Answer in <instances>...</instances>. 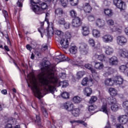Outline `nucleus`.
Returning <instances> with one entry per match:
<instances>
[{
  "mask_svg": "<svg viewBox=\"0 0 128 128\" xmlns=\"http://www.w3.org/2000/svg\"><path fill=\"white\" fill-rule=\"evenodd\" d=\"M31 4H32V8L34 6H36V4H40V0H30Z\"/></svg>",
  "mask_w": 128,
  "mask_h": 128,
  "instance_id": "nucleus-44",
  "label": "nucleus"
},
{
  "mask_svg": "<svg viewBox=\"0 0 128 128\" xmlns=\"http://www.w3.org/2000/svg\"><path fill=\"white\" fill-rule=\"evenodd\" d=\"M63 26L65 30H68L70 26V24L69 22H65L64 24H63Z\"/></svg>",
  "mask_w": 128,
  "mask_h": 128,
  "instance_id": "nucleus-54",
  "label": "nucleus"
},
{
  "mask_svg": "<svg viewBox=\"0 0 128 128\" xmlns=\"http://www.w3.org/2000/svg\"><path fill=\"white\" fill-rule=\"evenodd\" d=\"M48 16H50V14L46 13L45 22H46L47 24H48V19L46 18Z\"/></svg>",
  "mask_w": 128,
  "mask_h": 128,
  "instance_id": "nucleus-61",
  "label": "nucleus"
},
{
  "mask_svg": "<svg viewBox=\"0 0 128 128\" xmlns=\"http://www.w3.org/2000/svg\"><path fill=\"white\" fill-rule=\"evenodd\" d=\"M98 100V98L96 96H92L91 97V98L90 100L89 103L90 104H94V102H96Z\"/></svg>",
  "mask_w": 128,
  "mask_h": 128,
  "instance_id": "nucleus-45",
  "label": "nucleus"
},
{
  "mask_svg": "<svg viewBox=\"0 0 128 128\" xmlns=\"http://www.w3.org/2000/svg\"><path fill=\"white\" fill-rule=\"evenodd\" d=\"M10 124H8L5 126V128H12V124H16V119H12L9 120Z\"/></svg>",
  "mask_w": 128,
  "mask_h": 128,
  "instance_id": "nucleus-23",
  "label": "nucleus"
},
{
  "mask_svg": "<svg viewBox=\"0 0 128 128\" xmlns=\"http://www.w3.org/2000/svg\"><path fill=\"white\" fill-rule=\"evenodd\" d=\"M40 84H38L34 73L28 74L27 82L29 88H32L34 96L40 100L44 96L40 92V86L51 94L56 91V86H58V80L54 76V68L50 66V62L46 61L43 64L42 72L39 74Z\"/></svg>",
  "mask_w": 128,
  "mask_h": 128,
  "instance_id": "nucleus-1",
  "label": "nucleus"
},
{
  "mask_svg": "<svg viewBox=\"0 0 128 128\" xmlns=\"http://www.w3.org/2000/svg\"><path fill=\"white\" fill-rule=\"evenodd\" d=\"M82 34L84 36L90 34V28L88 26H82Z\"/></svg>",
  "mask_w": 128,
  "mask_h": 128,
  "instance_id": "nucleus-17",
  "label": "nucleus"
},
{
  "mask_svg": "<svg viewBox=\"0 0 128 128\" xmlns=\"http://www.w3.org/2000/svg\"><path fill=\"white\" fill-rule=\"evenodd\" d=\"M119 55L122 58H128V51L126 48H122L119 50Z\"/></svg>",
  "mask_w": 128,
  "mask_h": 128,
  "instance_id": "nucleus-15",
  "label": "nucleus"
},
{
  "mask_svg": "<svg viewBox=\"0 0 128 128\" xmlns=\"http://www.w3.org/2000/svg\"><path fill=\"white\" fill-rule=\"evenodd\" d=\"M83 92L84 96H90V95L92 92V90L90 88H86L84 90Z\"/></svg>",
  "mask_w": 128,
  "mask_h": 128,
  "instance_id": "nucleus-21",
  "label": "nucleus"
},
{
  "mask_svg": "<svg viewBox=\"0 0 128 128\" xmlns=\"http://www.w3.org/2000/svg\"><path fill=\"white\" fill-rule=\"evenodd\" d=\"M122 106L124 108H128V100L123 102Z\"/></svg>",
  "mask_w": 128,
  "mask_h": 128,
  "instance_id": "nucleus-55",
  "label": "nucleus"
},
{
  "mask_svg": "<svg viewBox=\"0 0 128 128\" xmlns=\"http://www.w3.org/2000/svg\"><path fill=\"white\" fill-rule=\"evenodd\" d=\"M84 74H86V72L84 71H79L76 74V78L78 80H80V78H82Z\"/></svg>",
  "mask_w": 128,
  "mask_h": 128,
  "instance_id": "nucleus-34",
  "label": "nucleus"
},
{
  "mask_svg": "<svg viewBox=\"0 0 128 128\" xmlns=\"http://www.w3.org/2000/svg\"><path fill=\"white\" fill-rule=\"evenodd\" d=\"M92 34L94 38H98L100 36V31L96 29L93 30Z\"/></svg>",
  "mask_w": 128,
  "mask_h": 128,
  "instance_id": "nucleus-28",
  "label": "nucleus"
},
{
  "mask_svg": "<svg viewBox=\"0 0 128 128\" xmlns=\"http://www.w3.org/2000/svg\"><path fill=\"white\" fill-rule=\"evenodd\" d=\"M107 24H109V26H114V20H107Z\"/></svg>",
  "mask_w": 128,
  "mask_h": 128,
  "instance_id": "nucleus-57",
  "label": "nucleus"
},
{
  "mask_svg": "<svg viewBox=\"0 0 128 128\" xmlns=\"http://www.w3.org/2000/svg\"><path fill=\"white\" fill-rule=\"evenodd\" d=\"M59 78H62V80H64L66 78V74L64 72H61L59 74Z\"/></svg>",
  "mask_w": 128,
  "mask_h": 128,
  "instance_id": "nucleus-52",
  "label": "nucleus"
},
{
  "mask_svg": "<svg viewBox=\"0 0 128 128\" xmlns=\"http://www.w3.org/2000/svg\"><path fill=\"white\" fill-rule=\"evenodd\" d=\"M88 18L89 22H94L96 20V17L94 15H90Z\"/></svg>",
  "mask_w": 128,
  "mask_h": 128,
  "instance_id": "nucleus-53",
  "label": "nucleus"
},
{
  "mask_svg": "<svg viewBox=\"0 0 128 128\" xmlns=\"http://www.w3.org/2000/svg\"><path fill=\"white\" fill-rule=\"evenodd\" d=\"M56 60H60V62H64L65 60H68L70 64H72L74 66H82V62L81 60L78 61L75 60H70L68 58H66L64 55H60L59 56L58 58H56Z\"/></svg>",
  "mask_w": 128,
  "mask_h": 128,
  "instance_id": "nucleus-4",
  "label": "nucleus"
},
{
  "mask_svg": "<svg viewBox=\"0 0 128 128\" xmlns=\"http://www.w3.org/2000/svg\"><path fill=\"white\" fill-rule=\"evenodd\" d=\"M73 102L74 104H80L82 102L80 97L78 96H75L73 98Z\"/></svg>",
  "mask_w": 128,
  "mask_h": 128,
  "instance_id": "nucleus-38",
  "label": "nucleus"
},
{
  "mask_svg": "<svg viewBox=\"0 0 128 128\" xmlns=\"http://www.w3.org/2000/svg\"><path fill=\"white\" fill-rule=\"evenodd\" d=\"M32 120L35 122H37L38 125L40 124V118L39 116L36 115V118L31 117Z\"/></svg>",
  "mask_w": 128,
  "mask_h": 128,
  "instance_id": "nucleus-36",
  "label": "nucleus"
},
{
  "mask_svg": "<svg viewBox=\"0 0 128 128\" xmlns=\"http://www.w3.org/2000/svg\"><path fill=\"white\" fill-rule=\"evenodd\" d=\"M86 68H88V70H90L92 73L96 72V70L92 68V66L90 64H86L84 66Z\"/></svg>",
  "mask_w": 128,
  "mask_h": 128,
  "instance_id": "nucleus-37",
  "label": "nucleus"
},
{
  "mask_svg": "<svg viewBox=\"0 0 128 128\" xmlns=\"http://www.w3.org/2000/svg\"><path fill=\"white\" fill-rule=\"evenodd\" d=\"M101 101L102 102L103 105L100 109V112H104L106 114H108V107L106 104V98H102Z\"/></svg>",
  "mask_w": 128,
  "mask_h": 128,
  "instance_id": "nucleus-10",
  "label": "nucleus"
},
{
  "mask_svg": "<svg viewBox=\"0 0 128 128\" xmlns=\"http://www.w3.org/2000/svg\"><path fill=\"white\" fill-rule=\"evenodd\" d=\"M55 14L56 16H59V18H60L61 16H62V14H64V10H62V8H58L56 10Z\"/></svg>",
  "mask_w": 128,
  "mask_h": 128,
  "instance_id": "nucleus-29",
  "label": "nucleus"
},
{
  "mask_svg": "<svg viewBox=\"0 0 128 128\" xmlns=\"http://www.w3.org/2000/svg\"><path fill=\"white\" fill-rule=\"evenodd\" d=\"M110 2L106 0L104 1V4L105 6H110Z\"/></svg>",
  "mask_w": 128,
  "mask_h": 128,
  "instance_id": "nucleus-63",
  "label": "nucleus"
},
{
  "mask_svg": "<svg viewBox=\"0 0 128 128\" xmlns=\"http://www.w3.org/2000/svg\"><path fill=\"white\" fill-rule=\"evenodd\" d=\"M113 82L114 84L120 86L124 83V78L120 76H116L113 79Z\"/></svg>",
  "mask_w": 128,
  "mask_h": 128,
  "instance_id": "nucleus-11",
  "label": "nucleus"
},
{
  "mask_svg": "<svg viewBox=\"0 0 128 128\" xmlns=\"http://www.w3.org/2000/svg\"><path fill=\"white\" fill-rule=\"evenodd\" d=\"M114 6H116L118 8L124 10L126 8V3L122 0H114Z\"/></svg>",
  "mask_w": 128,
  "mask_h": 128,
  "instance_id": "nucleus-5",
  "label": "nucleus"
},
{
  "mask_svg": "<svg viewBox=\"0 0 128 128\" xmlns=\"http://www.w3.org/2000/svg\"><path fill=\"white\" fill-rule=\"evenodd\" d=\"M59 85L62 86V88H66L68 86V82L66 80L61 81L59 83Z\"/></svg>",
  "mask_w": 128,
  "mask_h": 128,
  "instance_id": "nucleus-39",
  "label": "nucleus"
},
{
  "mask_svg": "<svg viewBox=\"0 0 128 128\" xmlns=\"http://www.w3.org/2000/svg\"><path fill=\"white\" fill-rule=\"evenodd\" d=\"M96 58H98L100 62H104L106 60V57L104 54L96 55Z\"/></svg>",
  "mask_w": 128,
  "mask_h": 128,
  "instance_id": "nucleus-31",
  "label": "nucleus"
},
{
  "mask_svg": "<svg viewBox=\"0 0 128 128\" xmlns=\"http://www.w3.org/2000/svg\"><path fill=\"white\" fill-rule=\"evenodd\" d=\"M70 52L72 54H76L78 52V46L76 45L72 44L70 48Z\"/></svg>",
  "mask_w": 128,
  "mask_h": 128,
  "instance_id": "nucleus-22",
  "label": "nucleus"
},
{
  "mask_svg": "<svg viewBox=\"0 0 128 128\" xmlns=\"http://www.w3.org/2000/svg\"><path fill=\"white\" fill-rule=\"evenodd\" d=\"M104 14L107 16H112L113 14L112 11V10L108 8L104 10Z\"/></svg>",
  "mask_w": 128,
  "mask_h": 128,
  "instance_id": "nucleus-35",
  "label": "nucleus"
},
{
  "mask_svg": "<svg viewBox=\"0 0 128 128\" xmlns=\"http://www.w3.org/2000/svg\"><path fill=\"white\" fill-rule=\"evenodd\" d=\"M96 108V105L89 106L88 108V110L89 112H92V110H94Z\"/></svg>",
  "mask_w": 128,
  "mask_h": 128,
  "instance_id": "nucleus-49",
  "label": "nucleus"
},
{
  "mask_svg": "<svg viewBox=\"0 0 128 128\" xmlns=\"http://www.w3.org/2000/svg\"><path fill=\"white\" fill-rule=\"evenodd\" d=\"M96 26L102 28H104V26L106 25V22L104 20L98 18L96 20Z\"/></svg>",
  "mask_w": 128,
  "mask_h": 128,
  "instance_id": "nucleus-13",
  "label": "nucleus"
},
{
  "mask_svg": "<svg viewBox=\"0 0 128 128\" xmlns=\"http://www.w3.org/2000/svg\"><path fill=\"white\" fill-rule=\"evenodd\" d=\"M88 78L86 77L82 79L81 84H82L83 86H88Z\"/></svg>",
  "mask_w": 128,
  "mask_h": 128,
  "instance_id": "nucleus-40",
  "label": "nucleus"
},
{
  "mask_svg": "<svg viewBox=\"0 0 128 128\" xmlns=\"http://www.w3.org/2000/svg\"><path fill=\"white\" fill-rule=\"evenodd\" d=\"M128 68V66L126 65H122L120 67V70L122 72H124V70Z\"/></svg>",
  "mask_w": 128,
  "mask_h": 128,
  "instance_id": "nucleus-51",
  "label": "nucleus"
},
{
  "mask_svg": "<svg viewBox=\"0 0 128 128\" xmlns=\"http://www.w3.org/2000/svg\"><path fill=\"white\" fill-rule=\"evenodd\" d=\"M88 42L90 46H91L94 47V46H96V41H94L93 38H89Z\"/></svg>",
  "mask_w": 128,
  "mask_h": 128,
  "instance_id": "nucleus-42",
  "label": "nucleus"
},
{
  "mask_svg": "<svg viewBox=\"0 0 128 128\" xmlns=\"http://www.w3.org/2000/svg\"><path fill=\"white\" fill-rule=\"evenodd\" d=\"M66 22V21L64 20V18H60L58 20V24H62L64 26V23Z\"/></svg>",
  "mask_w": 128,
  "mask_h": 128,
  "instance_id": "nucleus-50",
  "label": "nucleus"
},
{
  "mask_svg": "<svg viewBox=\"0 0 128 128\" xmlns=\"http://www.w3.org/2000/svg\"><path fill=\"white\" fill-rule=\"evenodd\" d=\"M70 4L71 6H78V0H69Z\"/></svg>",
  "mask_w": 128,
  "mask_h": 128,
  "instance_id": "nucleus-43",
  "label": "nucleus"
},
{
  "mask_svg": "<svg viewBox=\"0 0 128 128\" xmlns=\"http://www.w3.org/2000/svg\"><path fill=\"white\" fill-rule=\"evenodd\" d=\"M105 52L108 56H112L114 54V48L110 46H106V47Z\"/></svg>",
  "mask_w": 128,
  "mask_h": 128,
  "instance_id": "nucleus-24",
  "label": "nucleus"
},
{
  "mask_svg": "<svg viewBox=\"0 0 128 128\" xmlns=\"http://www.w3.org/2000/svg\"><path fill=\"white\" fill-rule=\"evenodd\" d=\"M53 126H51V128H54V126L56 128V126H58L60 128H62V121L60 120H57L56 121L53 120Z\"/></svg>",
  "mask_w": 128,
  "mask_h": 128,
  "instance_id": "nucleus-20",
  "label": "nucleus"
},
{
  "mask_svg": "<svg viewBox=\"0 0 128 128\" xmlns=\"http://www.w3.org/2000/svg\"><path fill=\"white\" fill-rule=\"evenodd\" d=\"M110 108L112 112H116L120 108V104H118V103L113 104L110 106Z\"/></svg>",
  "mask_w": 128,
  "mask_h": 128,
  "instance_id": "nucleus-32",
  "label": "nucleus"
},
{
  "mask_svg": "<svg viewBox=\"0 0 128 128\" xmlns=\"http://www.w3.org/2000/svg\"><path fill=\"white\" fill-rule=\"evenodd\" d=\"M116 128H124V126H122V125L120 124H116Z\"/></svg>",
  "mask_w": 128,
  "mask_h": 128,
  "instance_id": "nucleus-62",
  "label": "nucleus"
},
{
  "mask_svg": "<svg viewBox=\"0 0 128 128\" xmlns=\"http://www.w3.org/2000/svg\"><path fill=\"white\" fill-rule=\"evenodd\" d=\"M70 122L72 124H74L77 123L80 124H82V126H85V128H86V126H88V124L82 120H70Z\"/></svg>",
  "mask_w": 128,
  "mask_h": 128,
  "instance_id": "nucleus-19",
  "label": "nucleus"
},
{
  "mask_svg": "<svg viewBox=\"0 0 128 128\" xmlns=\"http://www.w3.org/2000/svg\"><path fill=\"white\" fill-rule=\"evenodd\" d=\"M64 107L65 110L70 112L74 116H78L80 114V109L78 108H74V104L71 102H66L64 104Z\"/></svg>",
  "mask_w": 128,
  "mask_h": 128,
  "instance_id": "nucleus-2",
  "label": "nucleus"
},
{
  "mask_svg": "<svg viewBox=\"0 0 128 128\" xmlns=\"http://www.w3.org/2000/svg\"><path fill=\"white\" fill-rule=\"evenodd\" d=\"M46 32L47 36H52L54 34V27H52V25L51 26H48V28L46 30Z\"/></svg>",
  "mask_w": 128,
  "mask_h": 128,
  "instance_id": "nucleus-27",
  "label": "nucleus"
},
{
  "mask_svg": "<svg viewBox=\"0 0 128 128\" xmlns=\"http://www.w3.org/2000/svg\"><path fill=\"white\" fill-rule=\"evenodd\" d=\"M39 5L40 6L38 5L33 6H32V10L37 14H42L48 8V5L46 2H42L39 3Z\"/></svg>",
  "mask_w": 128,
  "mask_h": 128,
  "instance_id": "nucleus-3",
  "label": "nucleus"
},
{
  "mask_svg": "<svg viewBox=\"0 0 128 128\" xmlns=\"http://www.w3.org/2000/svg\"><path fill=\"white\" fill-rule=\"evenodd\" d=\"M41 110L44 116H45V118H48V112H46V108H44V106H42L41 108Z\"/></svg>",
  "mask_w": 128,
  "mask_h": 128,
  "instance_id": "nucleus-46",
  "label": "nucleus"
},
{
  "mask_svg": "<svg viewBox=\"0 0 128 128\" xmlns=\"http://www.w3.org/2000/svg\"><path fill=\"white\" fill-rule=\"evenodd\" d=\"M118 120L122 124H126L128 122V118L126 115H121L118 117Z\"/></svg>",
  "mask_w": 128,
  "mask_h": 128,
  "instance_id": "nucleus-12",
  "label": "nucleus"
},
{
  "mask_svg": "<svg viewBox=\"0 0 128 128\" xmlns=\"http://www.w3.org/2000/svg\"><path fill=\"white\" fill-rule=\"evenodd\" d=\"M17 6L19 8H22V0H18L17 2Z\"/></svg>",
  "mask_w": 128,
  "mask_h": 128,
  "instance_id": "nucleus-56",
  "label": "nucleus"
},
{
  "mask_svg": "<svg viewBox=\"0 0 128 128\" xmlns=\"http://www.w3.org/2000/svg\"><path fill=\"white\" fill-rule=\"evenodd\" d=\"M104 84L107 86H114V80H112V78H109L105 80Z\"/></svg>",
  "mask_w": 128,
  "mask_h": 128,
  "instance_id": "nucleus-30",
  "label": "nucleus"
},
{
  "mask_svg": "<svg viewBox=\"0 0 128 128\" xmlns=\"http://www.w3.org/2000/svg\"><path fill=\"white\" fill-rule=\"evenodd\" d=\"M96 70H102L104 68V64L102 62H96L94 65Z\"/></svg>",
  "mask_w": 128,
  "mask_h": 128,
  "instance_id": "nucleus-33",
  "label": "nucleus"
},
{
  "mask_svg": "<svg viewBox=\"0 0 128 128\" xmlns=\"http://www.w3.org/2000/svg\"><path fill=\"white\" fill-rule=\"evenodd\" d=\"M61 4L64 8H66L68 4V0H61Z\"/></svg>",
  "mask_w": 128,
  "mask_h": 128,
  "instance_id": "nucleus-48",
  "label": "nucleus"
},
{
  "mask_svg": "<svg viewBox=\"0 0 128 128\" xmlns=\"http://www.w3.org/2000/svg\"><path fill=\"white\" fill-rule=\"evenodd\" d=\"M79 48L81 54H82L83 56H86V54H88V45L85 44H81L79 46Z\"/></svg>",
  "mask_w": 128,
  "mask_h": 128,
  "instance_id": "nucleus-8",
  "label": "nucleus"
},
{
  "mask_svg": "<svg viewBox=\"0 0 128 128\" xmlns=\"http://www.w3.org/2000/svg\"><path fill=\"white\" fill-rule=\"evenodd\" d=\"M102 40L106 44L108 42H112L114 40V37L110 34H106L102 37Z\"/></svg>",
  "mask_w": 128,
  "mask_h": 128,
  "instance_id": "nucleus-9",
  "label": "nucleus"
},
{
  "mask_svg": "<svg viewBox=\"0 0 128 128\" xmlns=\"http://www.w3.org/2000/svg\"><path fill=\"white\" fill-rule=\"evenodd\" d=\"M2 13H3V14H4V16L6 20V18H8V12L6 10H4L2 11Z\"/></svg>",
  "mask_w": 128,
  "mask_h": 128,
  "instance_id": "nucleus-58",
  "label": "nucleus"
},
{
  "mask_svg": "<svg viewBox=\"0 0 128 128\" xmlns=\"http://www.w3.org/2000/svg\"><path fill=\"white\" fill-rule=\"evenodd\" d=\"M70 14L72 18H75L76 16H78V14L76 13V10H70Z\"/></svg>",
  "mask_w": 128,
  "mask_h": 128,
  "instance_id": "nucleus-41",
  "label": "nucleus"
},
{
  "mask_svg": "<svg viewBox=\"0 0 128 128\" xmlns=\"http://www.w3.org/2000/svg\"><path fill=\"white\" fill-rule=\"evenodd\" d=\"M72 26L74 28H78L80 26V18L78 17L75 18L72 22Z\"/></svg>",
  "mask_w": 128,
  "mask_h": 128,
  "instance_id": "nucleus-16",
  "label": "nucleus"
},
{
  "mask_svg": "<svg viewBox=\"0 0 128 128\" xmlns=\"http://www.w3.org/2000/svg\"><path fill=\"white\" fill-rule=\"evenodd\" d=\"M62 96L63 98L66 100L67 98H70V94L68 93V92H64L62 94Z\"/></svg>",
  "mask_w": 128,
  "mask_h": 128,
  "instance_id": "nucleus-47",
  "label": "nucleus"
},
{
  "mask_svg": "<svg viewBox=\"0 0 128 128\" xmlns=\"http://www.w3.org/2000/svg\"><path fill=\"white\" fill-rule=\"evenodd\" d=\"M124 32H125L126 36H128V28H125Z\"/></svg>",
  "mask_w": 128,
  "mask_h": 128,
  "instance_id": "nucleus-64",
  "label": "nucleus"
},
{
  "mask_svg": "<svg viewBox=\"0 0 128 128\" xmlns=\"http://www.w3.org/2000/svg\"><path fill=\"white\" fill-rule=\"evenodd\" d=\"M55 34L57 36H62V32L60 30H56L55 31Z\"/></svg>",
  "mask_w": 128,
  "mask_h": 128,
  "instance_id": "nucleus-59",
  "label": "nucleus"
},
{
  "mask_svg": "<svg viewBox=\"0 0 128 128\" xmlns=\"http://www.w3.org/2000/svg\"><path fill=\"white\" fill-rule=\"evenodd\" d=\"M110 30L112 32H117L118 29L116 28V27L114 26V27H110Z\"/></svg>",
  "mask_w": 128,
  "mask_h": 128,
  "instance_id": "nucleus-60",
  "label": "nucleus"
},
{
  "mask_svg": "<svg viewBox=\"0 0 128 128\" xmlns=\"http://www.w3.org/2000/svg\"><path fill=\"white\" fill-rule=\"evenodd\" d=\"M108 102L109 104H118V101H116V98L113 96H111L108 98Z\"/></svg>",
  "mask_w": 128,
  "mask_h": 128,
  "instance_id": "nucleus-26",
  "label": "nucleus"
},
{
  "mask_svg": "<svg viewBox=\"0 0 128 128\" xmlns=\"http://www.w3.org/2000/svg\"><path fill=\"white\" fill-rule=\"evenodd\" d=\"M84 10L85 12L89 14L92 12V6L90 5L88 3H85L83 5Z\"/></svg>",
  "mask_w": 128,
  "mask_h": 128,
  "instance_id": "nucleus-18",
  "label": "nucleus"
},
{
  "mask_svg": "<svg viewBox=\"0 0 128 128\" xmlns=\"http://www.w3.org/2000/svg\"><path fill=\"white\" fill-rule=\"evenodd\" d=\"M109 64L110 66H118V60L116 56H112L109 60Z\"/></svg>",
  "mask_w": 128,
  "mask_h": 128,
  "instance_id": "nucleus-14",
  "label": "nucleus"
},
{
  "mask_svg": "<svg viewBox=\"0 0 128 128\" xmlns=\"http://www.w3.org/2000/svg\"><path fill=\"white\" fill-rule=\"evenodd\" d=\"M108 92L112 96H118V90L116 88H110L108 90Z\"/></svg>",
  "mask_w": 128,
  "mask_h": 128,
  "instance_id": "nucleus-25",
  "label": "nucleus"
},
{
  "mask_svg": "<svg viewBox=\"0 0 128 128\" xmlns=\"http://www.w3.org/2000/svg\"><path fill=\"white\" fill-rule=\"evenodd\" d=\"M117 44L119 46H124L128 42V39L124 36H120L116 38Z\"/></svg>",
  "mask_w": 128,
  "mask_h": 128,
  "instance_id": "nucleus-7",
  "label": "nucleus"
},
{
  "mask_svg": "<svg viewBox=\"0 0 128 128\" xmlns=\"http://www.w3.org/2000/svg\"><path fill=\"white\" fill-rule=\"evenodd\" d=\"M68 34L69 36L68 38H62L60 41V44L62 48H68L69 43L68 38H70L72 36L69 33H68Z\"/></svg>",
  "mask_w": 128,
  "mask_h": 128,
  "instance_id": "nucleus-6",
  "label": "nucleus"
}]
</instances>
